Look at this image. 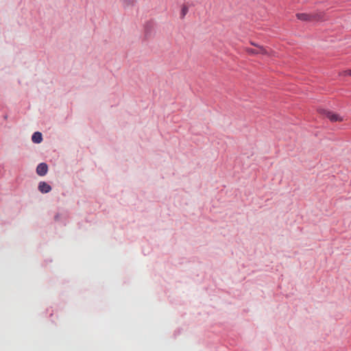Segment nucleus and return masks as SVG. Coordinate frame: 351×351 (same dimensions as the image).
<instances>
[{
  "instance_id": "nucleus-7",
  "label": "nucleus",
  "mask_w": 351,
  "mask_h": 351,
  "mask_svg": "<svg viewBox=\"0 0 351 351\" xmlns=\"http://www.w3.org/2000/svg\"><path fill=\"white\" fill-rule=\"evenodd\" d=\"M247 51L250 54H258V53L264 54L266 53L265 49L263 47H258V49H257L249 48L247 49Z\"/></svg>"
},
{
  "instance_id": "nucleus-10",
  "label": "nucleus",
  "mask_w": 351,
  "mask_h": 351,
  "mask_svg": "<svg viewBox=\"0 0 351 351\" xmlns=\"http://www.w3.org/2000/svg\"><path fill=\"white\" fill-rule=\"evenodd\" d=\"M344 75L351 76V69L346 70L343 71Z\"/></svg>"
},
{
  "instance_id": "nucleus-5",
  "label": "nucleus",
  "mask_w": 351,
  "mask_h": 351,
  "mask_svg": "<svg viewBox=\"0 0 351 351\" xmlns=\"http://www.w3.org/2000/svg\"><path fill=\"white\" fill-rule=\"evenodd\" d=\"M38 189L41 193L45 194L49 193L52 188L47 182L41 181L38 183Z\"/></svg>"
},
{
  "instance_id": "nucleus-13",
  "label": "nucleus",
  "mask_w": 351,
  "mask_h": 351,
  "mask_svg": "<svg viewBox=\"0 0 351 351\" xmlns=\"http://www.w3.org/2000/svg\"><path fill=\"white\" fill-rule=\"evenodd\" d=\"M7 117H8V116H7V115L4 116V119H7Z\"/></svg>"
},
{
  "instance_id": "nucleus-12",
  "label": "nucleus",
  "mask_w": 351,
  "mask_h": 351,
  "mask_svg": "<svg viewBox=\"0 0 351 351\" xmlns=\"http://www.w3.org/2000/svg\"><path fill=\"white\" fill-rule=\"evenodd\" d=\"M251 44H252V45L256 46V47H259V46H258L257 45L254 44V43H251Z\"/></svg>"
},
{
  "instance_id": "nucleus-3",
  "label": "nucleus",
  "mask_w": 351,
  "mask_h": 351,
  "mask_svg": "<svg viewBox=\"0 0 351 351\" xmlns=\"http://www.w3.org/2000/svg\"><path fill=\"white\" fill-rule=\"evenodd\" d=\"M154 23L152 21H147L144 25V37L148 40L153 36Z\"/></svg>"
},
{
  "instance_id": "nucleus-2",
  "label": "nucleus",
  "mask_w": 351,
  "mask_h": 351,
  "mask_svg": "<svg viewBox=\"0 0 351 351\" xmlns=\"http://www.w3.org/2000/svg\"><path fill=\"white\" fill-rule=\"evenodd\" d=\"M317 112L319 114L328 119L331 122H341L343 121V117L331 110L319 108L317 109Z\"/></svg>"
},
{
  "instance_id": "nucleus-4",
  "label": "nucleus",
  "mask_w": 351,
  "mask_h": 351,
  "mask_svg": "<svg viewBox=\"0 0 351 351\" xmlns=\"http://www.w3.org/2000/svg\"><path fill=\"white\" fill-rule=\"evenodd\" d=\"M48 165L46 162H40L36 169V172L39 176H44L47 173Z\"/></svg>"
},
{
  "instance_id": "nucleus-6",
  "label": "nucleus",
  "mask_w": 351,
  "mask_h": 351,
  "mask_svg": "<svg viewBox=\"0 0 351 351\" xmlns=\"http://www.w3.org/2000/svg\"><path fill=\"white\" fill-rule=\"evenodd\" d=\"M32 141L34 143H40L43 141V134L40 132H35L32 136Z\"/></svg>"
},
{
  "instance_id": "nucleus-8",
  "label": "nucleus",
  "mask_w": 351,
  "mask_h": 351,
  "mask_svg": "<svg viewBox=\"0 0 351 351\" xmlns=\"http://www.w3.org/2000/svg\"><path fill=\"white\" fill-rule=\"evenodd\" d=\"M189 12V7L184 4L182 6V8H181V11H180V19H183L185 16L186 15V14L188 13Z\"/></svg>"
},
{
  "instance_id": "nucleus-11",
  "label": "nucleus",
  "mask_w": 351,
  "mask_h": 351,
  "mask_svg": "<svg viewBox=\"0 0 351 351\" xmlns=\"http://www.w3.org/2000/svg\"><path fill=\"white\" fill-rule=\"evenodd\" d=\"M60 213H56L54 216V220L57 221L60 219Z\"/></svg>"
},
{
  "instance_id": "nucleus-1",
  "label": "nucleus",
  "mask_w": 351,
  "mask_h": 351,
  "mask_svg": "<svg viewBox=\"0 0 351 351\" xmlns=\"http://www.w3.org/2000/svg\"><path fill=\"white\" fill-rule=\"evenodd\" d=\"M296 17L298 20L304 21V22H311V21H318L322 20L324 18L323 12H316V13H297Z\"/></svg>"
},
{
  "instance_id": "nucleus-9",
  "label": "nucleus",
  "mask_w": 351,
  "mask_h": 351,
  "mask_svg": "<svg viewBox=\"0 0 351 351\" xmlns=\"http://www.w3.org/2000/svg\"><path fill=\"white\" fill-rule=\"evenodd\" d=\"M123 7L125 8L129 6H133L136 3V0H122Z\"/></svg>"
}]
</instances>
